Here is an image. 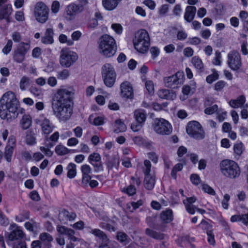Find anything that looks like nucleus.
<instances>
[{
  "instance_id": "obj_31",
  "label": "nucleus",
  "mask_w": 248,
  "mask_h": 248,
  "mask_svg": "<svg viewBox=\"0 0 248 248\" xmlns=\"http://www.w3.org/2000/svg\"><path fill=\"white\" fill-rule=\"evenodd\" d=\"M145 233L149 236L156 240L164 239L165 236L163 233L157 232L149 228L145 230Z\"/></svg>"
},
{
  "instance_id": "obj_13",
  "label": "nucleus",
  "mask_w": 248,
  "mask_h": 248,
  "mask_svg": "<svg viewBox=\"0 0 248 248\" xmlns=\"http://www.w3.org/2000/svg\"><path fill=\"white\" fill-rule=\"evenodd\" d=\"M10 232H7L6 236L8 237V243H11L14 242L22 240L24 236V233L21 228L16 224L10 225Z\"/></svg>"
},
{
  "instance_id": "obj_19",
  "label": "nucleus",
  "mask_w": 248,
  "mask_h": 248,
  "mask_svg": "<svg viewBox=\"0 0 248 248\" xmlns=\"http://www.w3.org/2000/svg\"><path fill=\"white\" fill-rule=\"evenodd\" d=\"M40 125L43 133L46 136H48L53 131L54 127L52 123L46 118L41 120Z\"/></svg>"
},
{
  "instance_id": "obj_23",
  "label": "nucleus",
  "mask_w": 248,
  "mask_h": 248,
  "mask_svg": "<svg viewBox=\"0 0 248 248\" xmlns=\"http://www.w3.org/2000/svg\"><path fill=\"white\" fill-rule=\"evenodd\" d=\"M39 239L41 243L44 244L45 248H50L51 247V243L53 241V238L48 233H41L39 235Z\"/></svg>"
},
{
  "instance_id": "obj_51",
  "label": "nucleus",
  "mask_w": 248,
  "mask_h": 248,
  "mask_svg": "<svg viewBox=\"0 0 248 248\" xmlns=\"http://www.w3.org/2000/svg\"><path fill=\"white\" fill-rule=\"evenodd\" d=\"M202 189L204 192L211 195H215L216 194L215 190L207 184H203L202 185Z\"/></svg>"
},
{
  "instance_id": "obj_6",
  "label": "nucleus",
  "mask_w": 248,
  "mask_h": 248,
  "mask_svg": "<svg viewBox=\"0 0 248 248\" xmlns=\"http://www.w3.org/2000/svg\"><path fill=\"white\" fill-rule=\"evenodd\" d=\"M101 75L104 84L108 88L112 87L116 81L117 74L113 66L106 63L101 67Z\"/></svg>"
},
{
  "instance_id": "obj_17",
  "label": "nucleus",
  "mask_w": 248,
  "mask_h": 248,
  "mask_svg": "<svg viewBox=\"0 0 248 248\" xmlns=\"http://www.w3.org/2000/svg\"><path fill=\"white\" fill-rule=\"evenodd\" d=\"M121 96L126 98H132L133 92L130 83L128 81L123 82L120 86Z\"/></svg>"
},
{
  "instance_id": "obj_37",
  "label": "nucleus",
  "mask_w": 248,
  "mask_h": 248,
  "mask_svg": "<svg viewBox=\"0 0 248 248\" xmlns=\"http://www.w3.org/2000/svg\"><path fill=\"white\" fill-rule=\"evenodd\" d=\"M31 83V79L27 76H23L20 79L19 82V87L21 91H25Z\"/></svg>"
},
{
  "instance_id": "obj_60",
  "label": "nucleus",
  "mask_w": 248,
  "mask_h": 248,
  "mask_svg": "<svg viewBox=\"0 0 248 248\" xmlns=\"http://www.w3.org/2000/svg\"><path fill=\"white\" fill-rule=\"evenodd\" d=\"M230 199V195L228 194H225L224 196V198L221 203L222 207L225 209H227L228 208L229 205L228 202L229 201Z\"/></svg>"
},
{
  "instance_id": "obj_50",
  "label": "nucleus",
  "mask_w": 248,
  "mask_h": 248,
  "mask_svg": "<svg viewBox=\"0 0 248 248\" xmlns=\"http://www.w3.org/2000/svg\"><path fill=\"white\" fill-rule=\"evenodd\" d=\"M99 226L101 228L106 229L109 232H115L116 230V228L113 225L108 223L101 222L99 224Z\"/></svg>"
},
{
  "instance_id": "obj_20",
  "label": "nucleus",
  "mask_w": 248,
  "mask_h": 248,
  "mask_svg": "<svg viewBox=\"0 0 248 248\" xmlns=\"http://www.w3.org/2000/svg\"><path fill=\"white\" fill-rule=\"evenodd\" d=\"M54 31L52 28H47L45 35L41 38L42 42L44 44H52L54 42Z\"/></svg>"
},
{
  "instance_id": "obj_27",
  "label": "nucleus",
  "mask_w": 248,
  "mask_h": 248,
  "mask_svg": "<svg viewBox=\"0 0 248 248\" xmlns=\"http://www.w3.org/2000/svg\"><path fill=\"white\" fill-rule=\"evenodd\" d=\"M122 0H102V4L107 10H112L116 8Z\"/></svg>"
},
{
  "instance_id": "obj_64",
  "label": "nucleus",
  "mask_w": 248,
  "mask_h": 248,
  "mask_svg": "<svg viewBox=\"0 0 248 248\" xmlns=\"http://www.w3.org/2000/svg\"><path fill=\"white\" fill-rule=\"evenodd\" d=\"M239 17L243 24L245 22L248 21L247 19L248 18V13L246 11H241Z\"/></svg>"
},
{
  "instance_id": "obj_24",
  "label": "nucleus",
  "mask_w": 248,
  "mask_h": 248,
  "mask_svg": "<svg viewBox=\"0 0 248 248\" xmlns=\"http://www.w3.org/2000/svg\"><path fill=\"white\" fill-rule=\"evenodd\" d=\"M157 94L159 98L167 100H173L176 97L175 94L168 89H161L158 91Z\"/></svg>"
},
{
  "instance_id": "obj_2",
  "label": "nucleus",
  "mask_w": 248,
  "mask_h": 248,
  "mask_svg": "<svg viewBox=\"0 0 248 248\" xmlns=\"http://www.w3.org/2000/svg\"><path fill=\"white\" fill-rule=\"evenodd\" d=\"M19 103L15 93L11 91L5 93L0 100V117L2 119L11 121L16 118Z\"/></svg>"
},
{
  "instance_id": "obj_61",
  "label": "nucleus",
  "mask_w": 248,
  "mask_h": 248,
  "mask_svg": "<svg viewBox=\"0 0 248 248\" xmlns=\"http://www.w3.org/2000/svg\"><path fill=\"white\" fill-rule=\"evenodd\" d=\"M133 140L135 144L139 146L144 145L145 142V140L140 136H136L134 137L133 138Z\"/></svg>"
},
{
  "instance_id": "obj_4",
  "label": "nucleus",
  "mask_w": 248,
  "mask_h": 248,
  "mask_svg": "<svg viewBox=\"0 0 248 248\" xmlns=\"http://www.w3.org/2000/svg\"><path fill=\"white\" fill-rule=\"evenodd\" d=\"M220 171L227 178L235 179L241 174V170L237 163L230 159H224L220 163Z\"/></svg>"
},
{
  "instance_id": "obj_29",
  "label": "nucleus",
  "mask_w": 248,
  "mask_h": 248,
  "mask_svg": "<svg viewBox=\"0 0 248 248\" xmlns=\"http://www.w3.org/2000/svg\"><path fill=\"white\" fill-rule=\"evenodd\" d=\"M134 117L136 121L143 124L147 115L144 110L139 109L135 110Z\"/></svg>"
},
{
  "instance_id": "obj_5",
  "label": "nucleus",
  "mask_w": 248,
  "mask_h": 248,
  "mask_svg": "<svg viewBox=\"0 0 248 248\" xmlns=\"http://www.w3.org/2000/svg\"><path fill=\"white\" fill-rule=\"evenodd\" d=\"M135 48L141 53H146L150 45V38L148 32L144 29L139 31L133 39Z\"/></svg>"
},
{
  "instance_id": "obj_15",
  "label": "nucleus",
  "mask_w": 248,
  "mask_h": 248,
  "mask_svg": "<svg viewBox=\"0 0 248 248\" xmlns=\"http://www.w3.org/2000/svg\"><path fill=\"white\" fill-rule=\"evenodd\" d=\"M88 161L93 167L95 172L103 170L101 156L98 153H93L91 154L88 157Z\"/></svg>"
},
{
  "instance_id": "obj_45",
  "label": "nucleus",
  "mask_w": 248,
  "mask_h": 248,
  "mask_svg": "<svg viewBox=\"0 0 248 248\" xmlns=\"http://www.w3.org/2000/svg\"><path fill=\"white\" fill-rule=\"evenodd\" d=\"M122 192L126 193L129 196H133L136 193V189L134 186L130 185L127 187L124 188Z\"/></svg>"
},
{
  "instance_id": "obj_9",
  "label": "nucleus",
  "mask_w": 248,
  "mask_h": 248,
  "mask_svg": "<svg viewBox=\"0 0 248 248\" xmlns=\"http://www.w3.org/2000/svg\"><path fill=\"white\" fill-rule=\"evenodd\" d=\"M153 127L156 133L162 135H170L172 130L171 124L167 121L162 118L155 119L153 124Z\"/></svg>"
},
{
  "instance_id": "obj_25",
  "label": "nucleus",
  "mask_w": 248,
  "mask_h": 248,
  "mask_svg": "<svg viewBox=\"0 0 248 248\" xmlns=\"http://www.w3.org/2000/svg\"><path fill=\"white\" fill-rule=\"evenodd\" d=\"M76 214L72 212H69L66 210H62L59 214L60 219L62 221L73 220L76 217Z\"/></svg>"
},
{
  "instance_id": "obj_30",
  "label": "nucleus",
  "mask_w": 248,
  "mask_h": 248,
  "mask_svg": "<svg viewBox=\"0 0 248 248\" xmlns=\"http://www.w3.org/2000/svg\"><path fill=\"white\" fill-rule=\"evenodd\" d=\"M32 123L31 118L28 114H25L23 116L20 122V124L22 128L24 130L29 128Z\"/></svg>"
},
{
  "instance_id": "obj_59",
  "label": "nucleus",
  "mask_w": 248,
  "mask_h": 248,
  "mask_svg": "<svg viewBox=\"0 0 248 248\" xmlns=\"http://www.w3.org/2000/svg\"><path fill=\"white\" fill-rule=\"evenodd\" d=\"M190 180L195 185H198L201 182V179L199 176L196 174H193L191 175Z\"/></svg>"
},
{
  "instance_id": "obj_53",
  "label": "nucleus",
  "mask_w": 248,
  "mask_h": 248,
  "mask_svg": "<svg viewBox=\"0 0 248 248\" xmlns=\"http://www.w3.org/2000/svg\"><path fill=\"white\" fill-rule=\"evenodd\" d=\"M10 244L13 245L12 248H27L25 242L22 240Z\"/></svg>"
},
{
  "instance_id": "obj_36",
  "label": "nucleus",
  "mask_w": 248,
  "mask_h": 248,
  "mask_svg": "<svg viewBox=\"0 0 248 248\" xmlns=\"http://www.w3.org/2000/svg\"><path fill=\"white\" fill-rule=\"evenodd\" d=\"M57 230L60 234H64L68 236L75 234V231L72 229L68 228L63 226H57Z\"/></svg>"
},
{
  "instance_id": "obj_47",
  "label": "nucleus",
  "mask_w": 248,
  "mask_h": 248,
  "mask_svg": "<svg viewBox=\"0 0 248 248\" xmlns=\"http://www.w3.org/2000/svg\"><path fill=\"white\" fill-rule=\"evenodd\" d=\"M30 91L32 94L37 97H40L43 95L42 90L40 88L32 86L30 88Z\"/></svg>"
},
{
  "instance_id": "obj_62",
  "label": "nucleus",
  "mask_w": 248,
  "mask_h": 248,
  "mask_svg": "<svg viewBox=\"0 0 248 248\" xmlns=\"http://www.w3.org/2000/svg\"><path fill=\"white\" fill-rule=\"evenodd\" d=\"M60 2L57 0H55L53 2L51 5V11L54 13L58 12L60 9Z\"/></svg>"
},
{
  "instance_id": "obj_7",
  "label": "nucleus",
  "mask_w": 248,
  "mask_h": 248,
  "mask_svg": "<svg viewBox=\"0 0 248 248\" xmlns=\"http://www.w3.org/2000/svg\"><path fill=\"white\" fill-rule=\"evenodd\" d=\"M186 131L189 136L196 140H201L205 138V132L197 121L189 122L187 124Z\"/></svg>"
},
{
  "instance_id": "obj_21",
  "label": "nucleus",
  "mask_w": 248,
  "mask_h": 248,
  "mask_svg": "<svg viewBox=\"0 0 248 248\" xmlns=\"http://www.w3.org/2000/svg\"><path fill=\"white\" fill-rule=\"evenodd\" d=\"M90 232L98 238L102 243H108L109 242V239L108 238L107 234L100 229H91Z\"/></svg>"
},
{
  "instance_id": "obj_46",
  "label": "nucleus",
  "mask_w": 248,
  "mask_h": 248,
  "mask_svg": "<svg viewBox=\"0 0 248 248\" xmlns=\"http://www.w3.org/2000/svg\"><path fill=\"white\" fill-rule=\"evenodd\" d=\"M219 75L216 71H214L213 73L208 75L206 77V80L208 83H212L215 80H217L218 78Z\"/></svg>"
},
{
  "instance_id": "obj_38",
  "label": "nucleus",
  "mask_w": 248,
  "mask_h": 248,
  "mask_svg": "<svg viewBox=\"0 0 248 248\" xmlns=\"http://www.w3.org/2000/svg\"><path fill=\"white\" fill-rule=\"evenodd\" d=\"M76 165L73 163H70L68 165L67 167V170H68L67 176L69 178H73L76 175Z\"/></svg>"
},
{
  "instance_id": "obj_48",
  "label": "nucleus",
  "mask_w": 248,
  "mask_h": 248,
  "mask_svg": "<svg viewBox=\"0 0 248 248\" xmlns=\"http://www.w3.org/2000/svg\"><path fill=\"white\" fill-rule=\"evenodd\" d=\"M59 137V133L58 132H54L49 138L48 137V136H46L45 141L46 142L49 141H51L52 142H54L55 143L57 142Z\"/></svg>"
},
{
  "instance_id": "obj_49",
  "label": "nucleus",
  "mask_w": 248,
  "mask_h": 248,
  "mask_svg": "<svg viewBox=\"0 0 248 248\" xmlns=\"http://www.w3.org/2000/svg\"><path fill=\"white\" fill-rule=\"evenodd\" d=\"M70 75L69 71L67 69H64L58 73L57 78L62 80L67 78Z\"/></svg>"
},
{
  "instance_id": "obj_1",
  "label": "nucleus",
  "mask_w": 248,
  "mask_h": 248,
  "mask_svg": "<svg viewBox=\"0 0 248 248\" xmlns=\"http://www.w3.org/2000/svg\"><path fill=\"white\" fill-rule=\"evenodd\" d=\"M75 91L72 87L59 89L53 99L52 107L54 114L60 121L66 122L73 113V96Z\"/></svg>"
},
{
  "instance_id": "obj_44",
  "label": "nucleus",
  "mask_w": 248,
  "mask_h": 248,
  "mask_svg": "<svg viewBox=\"0 0 248 248\" xmlns=\"http://www.w3.org/2000/svg\"><path fill=\"white\" fill-rule=\"evenodd\" d=\"M233 151L236 155L240 156L243 153L244 151L243 143L242 142H239L235 144L233 146Z\"/></svg>"
},
{
  "instance_id": "obj_12",
  "label": "nucleus",
  "mask_w": 248,
  "mask_h": 248,
  "mask_svg": "<svg viewBox=\"0 0 248 248\" xmlns=\"http://www.w3.org/2000/svg\"><path fill=\"white\" fill-rule=\"evenodd\" d=\"M227 58L228 65L232 70L236 71L241 68V58L238 52L235 50L231 51L228 54Z\"/></svg>"
},
{
  "instance_id": "obj_35",
  "label": "nucleus",
  "mask_w": 248,
  "mask_h": 248,
  "mask_svg": "<svg viewBox=\"0 0 248 248\" xmlns=\"http://www.w3.org/2000/svg\"><path fill=\"white\" fill-rule=\"evenodd\" d=\"M25 142L29 145H33L36 143L35 134L32 131L29 130L26 132Z\"/></svg>"
},
{
  "instance_id": "obj_52",
  "label": "nucleus",
  "mask_w": 248,
  "mask_h": 248,
  "mask_svg": "<svg viewBox=\"0 0 248 248\" xmlns=\"http://www.w3.org/2000/svg\"><path fill=\"white\" fill-rule=\"evenodd\" d=\"M218 106L217 105H214L213 106L207 108L204 110L205 114L208 115H211L214 114L215 112H217L218 110Z\"/></svg>"
},
{
  "instance_id": "obj_22",
  "label": "nucleus",
  "mask_w": 248,
  "mask_h": 248,
  "mask_svg": "<svg viewBox=\"0 0 248 248\" xmlns=\"http://www.w3.org/2000/svg\"><path fill=\"white\" fill-rule=\"evenodd\" d=\"M196 10V8L193 6H187L186 7L184 18L187 22H190L193 20L195 16Z\"/></svg>"
},
{
  "instance_id": "obj_32",
  "label": "nucleus",
  "mask_w": 248,
  "mask_h": 248,
  "mask_svg": "<svg viewBox=\"0 0 248 248\" xmlns=\"http://www.w3.org/2000/svg\"><path fill=\"white\" fill-rule=\"evenodd\" d=\"M113 131L115 133H118L123 132L126 130V126L121 120H116L113 125Z\"/></svg>"
},
{
  "instance_id": "obj_41",
  "label": "nucleus",
  "mask_w": 248,
  "mask_h": 248,
  "mask_svg": "<svg viewBox=\"0 0 248 248\" xmlns=\"http://www.w3.org/2000/svg\"><path fill=\"white\" fill-rule=\"evenodd\" d=\"M30 49V45L28 43H20L17 46L16 50L26 55Z\"/></svg>"
},
{
  "instance_id": "obj_8",
  "label": "nucleus",
  "mask_w": 248,
  "mask_h": 248,
  "mask_svg": "<svg viewBox=\"0 0 248 248\" xmlns=\"http://www.w3.org/2000/svg\"><path fill=\"white\" fill-rule=\"evenodd\" d=\"M60 62L64 67H69L78 60L77 54L67 49H62L61 51Z\"/></svg>"
},
{
  "instance_id": "obj_33",
  "label": "nucleus",
  "mask_w": 248,
  "mask_h": 248,
  "mask_svg": "<svg viewBox=\"0 0 248 248\" xmlns=\"http://www.w3.org/2000/svg\"><path fill=\"white\" fill-rule=\"evenodd\" d=\"M117 240L123 245H127L130 241V238L125 232H118L116 235Z\"/></svg>"
},
{
  "instance_id": "obj_26",
  "label": "nucleus",
  "mask_w": 248,
  "mask_h": 248,
  "mask_svg": "<svg viewBox=\"0 0 248 248\" xmlns=\"http://www.w3.org/2000/svg\"><path fill=\"white\" fill-rule=\"evenodd\" d=\"M160 218L164 223H168L171 222L173 219V213L170 209H167L162 211L160 215Z\"/></svg>"
},
{
  "instance_id": "obj_18",
  "label": "nucleus",
  "mask_w": 248,
  "mask_h": 248,
  "mask_svg": "<svg viewBox=\"0 0 248 248\" xmlns=\"http://www.w3.org/2000/svg\"><path fill=\"white\" fill-rule=\"evenodd\" d=\"M13 12L12 6L11 4H4L0 7V20L5 19L7 22H10V16Z\"/></svg>"
},
{
  "instance_id": "obj_63",
  "label": "nucleus",
  "mask_w": 248,
  "mask_h": 248,
  "mask_svg": "<svg viewBox=\"0 0 248 248\" xmlns=\"http://www.w3.org/2000/svg\"><path fill=\"white\" fill-rule=\"evenodd\" d=\"M15 17L18 21H23L25 20L24 13L22 11H16L15 13Z\"/></svg>"
},
{
  "instance_id": "obj_58",
  "label": "nucleus",
  "mask_w": 248,
  "mask_h": 248,
  "mask_svg": "<svg viewBox=\"0 0 248 248\" xmlns=\"http://www.w3.org/2000/svg\"><path fill=\"white\" fill-rule=\"evenodd\" d=\"M59 41L61 43H65L67 42V45L69 46L72 45L73 44V42L72 41H71V40L67 41V36L63 34H62L59 36Z\"/></svg>"
},
{
  "instance_id": "obj_42",
  "label": "nucleus",
  "mask_w": 248,
  "mask_h": 248,
  "mask_svg": "<svg viewBox=\"0 0 248 248\" xmlns=\"http://www.w3.org/2000/svg\"><path fill=\"white\" fill-rule=\"evenodd\" d=\"M30 217V212L28 211H23L19 215L16 216V219L17 221L22 222L28 219Z\"/></svg>"
},
{
  "instance_id": "obj_34",
  "label": "nucleus",
  "mask_w": 248,
  "mask_h": 248,
  "mask_svg": "<svg viewBox=\"0 0 248 248\" xmlns=\"http://www.w3.org/2000/svg\"><path fill=\"white\" fill-rule=\"evenodd\" d=\"M191 62L195 68L200 72L204 71V65L202 60L198 56L192 58Z\"/></svg>"
},
{
  "instance_id": "obj_43",
  "label": "nucleus",
  "mask_w": 248,
  "mask_h": 248,
  "mask_svg": "<svg viewBox=\"0 0 248 248\" xmlns=\"http://www.w3.org/2000/svg\"><path fill=\"white\" fill-rule=\"evenodd\" d=\"M25 55L17 50H15L13 56L14 60L19 63L22 62L25 59Z\"/></svg>"
},
{
  "instance_id": "obj_56",
  "label": "nucleus",
  "mask_w": 248,
  "mask_h": 248,
  "mask_svg": "<svg viewBox=\"0 0 248 248\" xmlns=\"http://www.w3.org/2000/svg\"><path fill=\"white\" fill-rule=\"evenodd\" d=\"M208 236V241L211 245H214L215 241L214 239V234L212 230H207L206 232Z\"/></svg>"
},
{
  "instance_id": "obj_28",
  "label": "nucleus",
  "mask_w": 248,
  "mask_h": 248,
  "mask_svg": "<svg viewBox=\"0 0 248 248\" xmlns=\"http://www.w3.org/2000/svg\"><path fill=\"white\" fill-rule=\"evenodd\" d=\"M246 102V98L244 95L238 96L236 99H231L229 105L233 108L242 107Z\"/></svg>"
},
{
  "instance_id": "obj_39",
  "label": "nucleus",
  "mask_w": 248,
  "mask_h": 248,
  "mask_svg": "<svg viewBox=\"0 0 248 248\" xmlns=\"http://www.w3.org/2000/svg\"><path fill=\"white\" fill-rule=\"evenodd\" d=\"M14 149V146L10 145L6 146L4 155L7 161L9 162L11 161V158L13 154Z\"/></svg>"
},
{
  "instance_id": "obj_3",
  "label": "nucleus",
  "mask_w": 248,
  "mask_h": 248,
  "mask_svg": "<svg viewBox=\"0 0 248 248\" xmlns=\"http://www.w3.org/2000/svg\"><path fill=\"white\" fill-rule=\"evenodd\" d=\"M99 53L106 58L113 56L117 51V46L114 39L111 36L105 34L101 36L98 41Z\"/></svg>"
},
{
  "instance_id": "obj_16",
  "label": "nucleus",
  "mask_w": 248,
  "mask_h": 248,
  "mask_svg": "<svg viewBox=\"0 0 248 248\" xmlns=\"http://www.w3.org/2000/svg\"><path fill=\"white\" fill-rule=\"evenodd\" d=\"M82 12L77 4L72 3L67 5L65 8V18L69 20L75 18L76 16Z\"/></svg>"
},
{
  "instance_id": "obj_55",
  "label": "nucleus",
  "mask_w": 248,
  "mask_h": 248,
  "mask_svg": "<svg viewBox=\"0 0 248 248\" xmlns=\"http://www.w3.org/2000/svg\"><path fill=\"white\" fill-rule=\"evenodd\" d=\"M0 224L2 226H7L9 224V220L6 217L0 210Z\"/></svg>"
},
{
  "instance_id": "obj_40",
  "label": "nucleus",
  "mask_w": 248,
  "mask_h": 248,
  "mask_svg": "<svg viewBox=\"0 0 248 248\" xmlns=\"http://www.w3.org/2000/svg\"><path fill=\"white\" fill-rule=\"evenodd\" d=\"M70 150L62 145H58L55 147V152L59 155H62L68 154Z\"/></svg>"
},
{
  "instance_id": "obj_11",
  "label": "nucleus",
  "mask_w": 248,
  "mask_h": 248,
  "mask_svg": "<svg viewBox=\"0 0 248 248\" xmlns=\"http://www.w3.org/2000/svg\"><path fill=\"white\" fill-rule=\"evenodd\" d=\"M183 76V72H177L175 75L165 77L163 78L165 86L171 89L178 88L182 84Z\"/></svg>"
},
{
  "instance_id": "obj_57",
  "label": "nucleus",
  "mask_w": 248,
  "mask_h": 248,
  "mask_svg": "<svg viewBox=\"0 0 248 248\" xmlns=\"http://www.w3.org/2000/svg\"><path fill=\"white\" fill-rule=\"evenodd\" d=\"M143 126V124L139 123L136 121V122L133 123L131 125V129L134 131H138L140 130Z\"/></svg>"
},
{
  "instance_id": "obj_54",
  "label": "nucleus",
  "mask_w": 248,
  "mask_h": 248,
  "mask_svg": "<svg viewBox=\"0 0 248 248\" xmlns=\"http://www.w3.org/2000/svg\"><path fill=\"white\" fill-rule=\"evenodd\" d=\"M13 42L11 40H9L6 46L2 49V52L4 54H8L11 50L12 47Z\"/></svg>"
},
{
  "instance_id": "obj_10",
  "label": "nucleus",
  "mask_w": 248,
  "mask_h": 248,
  "mask_svg": "<svg viewBox=\"0 0 248 248\" xmlns=\"http://www.w3.org/2000/svg\"><path fill=\"white\" fill-rule=\"evenodd\" d=\"M49 8L43 2L37 3L35 7L34 15L36 19L41 23H44L48 19Z\"/></svg>"
},
{
  "instance_id": "obj_14",
  "label": "nucleus",
  "mask_w": 248,
  "mask_h": 248,
  "mask_svg": "<svg viewBox=\"0 0 248 248\" xmlns=\"http://www.w3.org/2000/svg\"><path fill=\"white\" fill-rule=\"evenodd\" d=\"M144 165L146 167L144 170L145 178L144 184L145 187L148 190L152 189L155 184V178L154 176L150 174L151 168V163L150 161L145 160L144 162Z\"/></svg>"
}]
</instances>
